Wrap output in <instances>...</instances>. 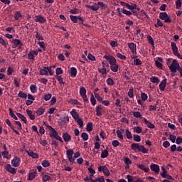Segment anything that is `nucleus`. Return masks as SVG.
<instances>
[{"instance_id": "f257e3e1", "label": "nucleus", "mask_w": 182, "mask_h": 182, "mask_svg": "<svg viewBox=\"0 0 182 182\" xmlns=\"http://www.w3.org/2000/svg\"><path fill=\"white\" fill-rule=\"evenodd\" d=\"M131 148L132 150H134V151H141L144 154L149 153V149L144 147L143 145H140V144L133 143L131 145Z\"/></svg>"}, {"instance_id": "f03ea898", "label": "nucleus", "mask_w": 182, "mask_h": 182, "mask_svg": "<svg viewBox=\"0 0 182 182\" xmlns=\"http://www.w3.org/2000/svg\"><path fill=\"white\" fill-rule=\"evenodd\" d=\"M70 114L77 123L79 127H83V120L79 117V114L76 112V109H73L70 111Z\"/></svg>"}, {"instance_id": "7ed1b4c3", "label": "nucleus", "mask_w": 182, "mask_h": 182, "mask_svg": "<svg viewBox=\"0 0 182 182\" xmlns=\"http://www.w3.org/2000/svg\"><path fill=\"white\" fill-rule=\"evenodd\" d=\"M53 70H52V66L43 67L40 69V75L41 76H53Z\"/></svg>"}, {"instance_id": "20e7f679", "label": "nucleus", "mask_w": 182, "mask_h": 182, "mask_svg": "<svg viewBox=\"0 0 182 182\" xmlns=\"http://www.w3.org/2000/svg\"><path fill=\"white\" fill-rule=\"evenodd\" d=\"M169 70L171 73H177L180 68V63L177 60L174 59L172 60L171 64L168 66Z\"/></svg>"}, {"instance_id": "39448f33", "label": "nucleus", "mask_w": 182, "mask_h": 182, "mask_svg": "<svg viewBox=\"0 0 182 182\" xmlns=\"http://www.w3.org/2000/svg\"><path fill=\"white\" fill-rule=\"evenodd\" d=\"M11 44H12L11 46L12 49H16L17 48L18 50H21L23 46V43H22V41L16 38L13 39L11 41Z\"/></svg>"}, {"instance_id": "423d86ee", "label": "nucleus", "mask_w": 182, "mask_h": 182, "mask_svg": "<svg viewBox=\"0 0 182 182\" xmlns=\"http://www.w3.org/2000/svg\"><path fill=\"white\" fill-rule=\"evenodd\" d=\"M159 18L161 21H164L165 23H171V17L168 16L166 12L160 13Z\"/></svg>"}, {"instance_id": "0eeeda50", "label": "nucleus", "mask_w": 182, "mask_h": 182, "mask_svg": "<svg viewBox=\"0 0 182 182\" xmlns=\"http://www.w3.org/2000/svg\"><path fill=\"white\" fill-rule=\"evenodd\" d=\"M171 49L173 51V53L175 56H177V58H178V59H181L182 60V55L178 53V48L177 47V44H176V43L172 42L171 43Z\"/></svg>"}, {"instance_id": "6e6552de", "label": "nucleus", "mask_w": 182, "mask_h": 182, "mask_svg": "<svg viewBox=\"0 0 182 182\" xmlns=\"http://www.w3.org/2000/svg\"><path fill=\"white\" fill-rule=\"evenodd\" d=\"M50 136V137H54V139H56V140H58L60 143H63V139L60 136H59V134H58L55 129H52Z\"/></svg>"}, {"instance_id": "1a4fd4ad", "label": "nucleus", "mask_w": 182, "mask_h": 182, "mask_svg": "<svg viewBox=\"0 0 182 182\" xmlns=\"http://www.w3.org/2000/svg\"><path fill=\"white\" fill-rule=\"evenodd\" d=\"M70 21H72V22H73V23H77V21H82V25H83L84 26H87V25L83 23L84 20L82 17H80V16H76L70 15Z\"/></svg>"}, {"instance_id": "9d476101", "label": "nucleus", "mask_w": 182, "mask_h": 182, "mask_svg": "<svg viewBox=\"0 0 182 182\" xmlns=\"http://www.w3.org/2000/svg\"><path fill=\"white\" fill-rule=\"evenodd\" d=\"M86 88L85 87H81L80 88V95L81 97H82L83 102H89V99L87 98V95H86Z\"/></svg>"}, {"instance_id": "9b49d317", "label": "nucleus", "mask_w": 182, "mask_h": 182, "mask_svg": "<svg viewBox=\"0 0 182 182\" xmlns=\"http://www.w3.org/2000/svg\"><path fill=\"white\" fill-rule=\"evenodd\" d=\"M74 153L73 149H67L66 151V156L70 163H75V158H73Z\"/></svg>"}, {"instance_id": "f8f14e48", "label": "nucleus", "mask_w": 182, "mask_h": 182, "mask_svg": "<svg viewBox=\"0 0 182 182\" xmlns=\"http://www.w3.org/2000/svg\"><path fill=\"white\" fill-rule=\"evenodd\" d=\"M128 48L130 49L132 55H137V46L134 43H129Z\"/></svg>"}, {"instance_id": "ddd939ff", "label": "nucleus", "mask_w": 182, "mask_h": 182, "mask_svg": "<svg viewBox=\"0 0 182 182\" xmlns=\"http://www.w3.org/2000/svg\"><path fill=\"white\" fill-rule=\"evenodd\" d=\"M12 167H19L21 166V158L15 156L11 161Z\"/></svg>"}, {"instance_id": "4468645a", "label": "nucleus", "mask_w": 182, "mask_h": 182, "mask_svg": "<svg viewBox=\"0 0 182 182\" xmlns=\"http://www.w3.org/2000/svg\"><path fill=\"white\" fill-rule=\"evenodd\" d=\"M104 59H106V60L108 61L110 65L114 63H117V60L112 55H105Z\"/></svg>"}, {"instance_id": "2eb2a0df", "label": "nucleus", "mask_w": 182, "mask_h": 182, "mask_svg": "<svg viewBox=\"0 0 182 182\" xmlns=\"http://www.w3.org/2000/svg\"><path fill=\"white\" fill-rule=\"evenodd\" d=\"M150 169L151 171H154L155 174H159V173H160V166L158 164H153V163L151 164Z\"/></svg>"}, {"instance_id": "dca6fc26", "label": "nucleus", "mask_w": 182, "mask_h": 182, "mask_svg": "<svg viewBox=\"0 0 182 182\" xmlns=\"http://www.w3.org/2000/svg\"><path fill=\"white\" fill-rule=\"evenodd\" d=\"M68 123H69V117L68 116L60 118L58 122V124H60V126H65Z\"/></svg>"}, {"instance_id": "f3484780", "label": "nucleus", "mask_w": 182, "mask_h": 182, "mask_svg": "<svg viewBox=\"0 0 182 182\" xmlns=\"http://www.w3.org/2000/svg\"><path fill=\"white\" fill-rule=\"evenodd\" d=\"M6 171H8V173H10V174H16V168L12 167V166H11V164H7L6 166Z\"/></svg>"}, {"instance_id": "a211bd4d", "label": "nucleus", "mask_w": 182, "mask_h": 182, "mask_svg": "<svg viewBox=\"0 0 182 182\" xmlns=\"http://www.w3.org/2000/svg\"><path fill=\"white\" fill-rule=\"evenodd\" d=\"M86 7L91 11H99V8H100V6H99V3H94L92 6L87 5Z\"/></svg>"}, {"instance_id": "6ab92c4d", "label": "nucleus", "mask_w": 182, "mask_h": 182, "mask_svg": "<svg viewBox=\"0 0 182 182\" xmlns=\"http://www.w3.org/2000/svg\"><path fill=\"white\" fill-rule=\"evenodd\" d=\"M63 139L65 143H68V141H70V140H72V136H70V134H69V133L64 132L63 133Z\"/></svg>"}, {"instance_id": "aec40b11", "label": "nucleus", "mask_w": 182, "mask_h": 182, "mask_svg": "<svg viewBox=\"0 0 182 182\" xmlns=\"http://www.w3.org/2000/svg\"><path fill=\"white\" fill-rule=\"evenodd\" d=\"M35 18V22H39L40 23H45L46 22V18L41 15L36 16Z\"/></svg>"}, {"instance_id": "412c9836", "label": "nucleus", "mask_w": 182, "mask_h": 182, "mask_svg": "<svg viewBox=\"0 0 182 182\" xmlns=\"http://www.w3.org/2000/svg\"><path fill=\"white\" fill-rule=\"evenodd\" d=\"M116 133L118 139H119V140H123V134H124V129L121 128L119 129H117Z\"/></svg>"}, {"instance_id": "4be33fe9", "label": "nucleus", "mask_w": 182, "mask_h": 182, "mask_svg": "<svg viewBox=\"0 0 182 182\" xmlns=\"http://www.w3.org/2000/svg\"><path fill=\"white\" fill-rule=\"evenodd\" d=\"M26 152L27 153L28 156L32 157V159H39V154H38V153H35L33 151L28 150H26Z\"/></svg>"}, {"instance_id": "5701e85b", "label": "nucleus", "mask_w": 182, "mask_h": 182, "mask_svg": "<svg viewBox=\"0 0 182 182\" xmlns=\"http://www.w3.org/2000/svg\"><path fill=\"white\" fill-rule=\"evenodd\" d=\"M166 85H167V79L165 78L159 84V89L161 92H164V89H166Z\"/></svg>"}, {"instance_id": "b1692460", "label": "nucleus", "mask_w": 182, "mask_h": 182, "mask_svg": "<svg viewBox=\"0 0 182 182\" xmlns=\"http://www.w3.org/2000/svg\"><path fill=\"white\" fill-rule=\"evenodd\" d=\"M70 75L72 76V77H76V75H77V70L75 67H72L70 68Z\"/></svg>"}, {"instance_id": "393cba45", "label": "nucleus", "mask_w": 182, "mask_h": 182, "mask_svg": "<svg viewBox=\"0 0 182 182\" xmlns=\"http://www.w3.org/2000/svg\"><path fill=\"white\" fill-rule=\"evenodd\" d=\"M102 110H103V107L102 105H97L95 108V112L97 116H102Z\"/></svg>"}, {"instance_id": "a878e982", "label": "nucleus", "mask_w": 182, "mask_h": 182, "mask_svg": "<svg viewBox=\"0 0 182 182\" xmlns=\"http://www.w3.org/2000/svg\"><path fill=\"white\" fill-rule=\"evenodd\" d=\"M110 69L112 72H119V65L117 63H114L110 65Z\"/></svg>"}, {"instance_id": "bb28decb", "label": "nucleus", "mask_w": 182, "mask_h": 182, "mask_svg": "<svg viewBox=\"0 0 182 182\" xmlns=\"http://www.w3.org/2000/svg\"><path fill=\"white\" fill-rule=\"evenodd\" d=\"M144 122L145 124H146V126L149 129H154L156 127V126H154L153 124V123L149 122V120H147V119H144Z\"/></svg>"}, {"instance_id": "cd10ccee", "label": "nucleus", "mask_w": 182, "mask_h": 182, "mask_svg": "<svg viewBox=\"0 0 182 182\" xmlns=\"http://www.w3.org/2000/svg\"><path fill=\"white\" fill-rule=\"evenodd\" d=\"M26 113L30 119V120H35V114L32 112L31 110L27 109Z\"/></svg>"}, {"instance_id": "c85d7f7f", "label": "nucleus", "mask_w": 182, "mask_h": 182, "mask_svg": "<svg viewBox=\"0 0 182 182\" xmlns=\"http://www.w3.org/2000/svg\"><path fill=\"white\" fill-rule=\"evenodd\" d=\"M108 156L109 151L107 149L102 150L101 153V159H106Z\"/></svg>"}, {"instance_id": "c756f323", "label": "nucleus", "mask_w": 182, "mask_h": 182, "mask_svg": "<svg viewBox=\"0 0 182 182\" xmlns=\"http://www.w3.org/2000/svg\"><path fill=\"white\" fill-rule=\"evenodd\" d=\"M161 170H162V173H161V177H163V178H166V177L168 176V174H167V170H166V168L164 166H161Z\"/></svg>"}, {"instance_id": "7c9ffc66", "label": "nucleus", "mask_w": 182, "mask_h": 182, "mask_svg": "<svg viewBox=\"0 0 182 182\" xmlns=\"http://www.w3.org/2000/svg\"><path fill=\"white\" fill-rule=\"evenodd\" d=\"M17 117L18 118H20L22 122H23V123H25V124H26V123H28V121L26 120V117H25V116L21 113H16Z\"/></svg>"}, {"instance_id": "2f4dec72", "label": "nucleus", "mask_w": 182, "mask_h": 182, "mask_svg": "<svg viewBox=\"0 0 182 182\" xmlns=\"http://www.w3.org/2000/svg\"><path fill=\"white\" fill-rule=\"evenodd\" d=\"M37 116H42V114H43V113H45V108L43 107H40L37 109V111L36 112Z\"/></svg>"}, {"instance_id": "473e14b6", "label": "nucleus", "mask_w": 182, "mask_h": 182, "mask_svg": "<svg viewBox=\"0 0 182 182\" xmlns=\"http://www.w3.org/2000/svg\"><path fill=\"white\" fill-rule=\"evenodd\" d=\"M137 167L139 168H140L141 170H143V171H144V173H149V168L146 167L143 164H138Z\"/></svg>"}, {"instance_id": "72a5a7b5", "label": "nucleus", "mask_w": 182, "mask_h": 182, "mask_svg": "<svg viewBox=\"0 0 182 182\" xmlns=\"http://www.w3.org/2000/svg\"><path fill=\"white\" fill-rule=\"evenodd\" d=\"M125 134H126L127 139H129V140H130V139H133V135L132 134V132L129 129H127L125 130Z\"/></svg>"}, {"instance_id": "f704fd0d", "label": "nucleus", "mask_w": 182, "mask_h": 182, "mask_svg": "<svg viewBox=\"0 0 182 182\" xmlns=\"http://www.w3.org/2000/svg\"><path fill=\"white\" fill-rule=\"evenodd\" d=\"M132 114L134 117H136V119H141V113L139 111H135L132 112Z\"/></svg>"}, {"instance_id": "c9c22d12", "label": "nucleus", "mask_w": 182, "mask_h": 182, "mask_svg": "<svg viewBox=\"0 0 182 182\" xmlns=\"http://www.w3.org/2000/svg\"><path fill=\"white\" fill-rule=\"evenodd\" d=\"M150 82H151V83H160V80L159 77L153 76L150 78Z\"/></svg>"}, {"instance_id": "e433bc0d", "label": "nucleus", "mask_w": 182, "mask_h": 182, "mask_svg": "<svg viewBox=\"0 0 182 182\" xmlns=\"http://www.w3.org/2000/svg\"><path fill=\"white\" fill-rule=\"evenodd\" d=\"M127 8L129 9V11H134V9H137V5L136 4H132V5H127Z\"/></svg>"}, {"instance_id": "4c0bfd02", "label": "nucleus", "mask_w": 182, "mask_h": 182, "mask_svg": "<svg viewBox=\"0 0 182 182\" xmlns=\"http://www.w3.org/2000/svg\"><path fill=\"white\" fill-rule=\"evenodd\" d=\"M30 90L31 93H36L38 92V87L36 85L32 84L30 85Z\"/></svg>"}, {"instance_id": "58836bf2", "label": "nucleus", "mask_w": 182, "mask_h": 182, "mask_svg": "<svg viewBox=\"0 0 182 182\" xmlns=\"http://www.w3.org/2000/svg\"><path fill=\"white\" fill-rule=\"evenodd\" d=\"M9 115L11 116V117H12V119H14V120H18V117L15 115V114L14 113V110H12L11 108H9Z\"/></svg>"}, {"instance_id": "ea45409f", "label": "nucleus", "mask_w": 182, "mask_h": 182, "mask_svg": "<svg viewBox=\"0 0 182 182\" xmlns=\"http://www.w3.org/2000/svg\"><path fill=\"white\" fill-rule=\"evenodd\" d=\"M68 103H70L71 105H80V102L77 100H75V99H69L68 100Z\"/></svg>"}, {"instance_id": "a19ab883", "label": "nucleus", "mask_w": 182, "mask_h": 182, "mask_svg": "<svg viewBox=\"0 0 182 182\" xmlns=\"http://www.w3.org/2000/svg\"><path fill=\"white\" fill-rule=\"evenodd\" d=\"M20 18H22V13L20 11H16L14 19L18 21Z\"/></svg>"}, {"instance_id": "79ce46f5", "label": "nucleus", "mask_w": 182, "mask_h": 182, "mask_svg": "<svg viewBox=\"0 0 182 182\" xmlns=\"http://www.w3.org/2000/svg\"><path fill=\"white\" fill-rule=\"evenodd\" d=\"M55 77L60 85H65V82H63V77L62 75H56Z\"/></svg>"}, {"instance_id": "37998d69", "label": "nucleus", "mask_w": 182, "mask_h": 182, "mask_svg": "<svg viewBox=\"0 0 182 182\" xmlns=\"http://www.w3.org/2000/svg\"><path fill=\"white\" fill-rule=\"evenodd\" d=\"M86 130L87 132H92V130H93V124L92 122L87 124Z\"/></svg>"}, {"instance_id": "c03bdc74", "label": "nucleus", "mask_w": 182, "mask_h": 182, "mask_svg": "<svg viewBox=\"0 0 182 182\" xmlns=\"http://www.w3.org/2000/svg\"><path fill=\"white\" fill-rule=\"evenodd\" d=\"M90 102L93 106H96L97 101L96 98H95V95H93V93H91Z\"/></svg>"}, {"instance_id": "a18cd8bd", "label": "nucleus", "mask_w": 182, "mask_h": 182, "mask_svg": "<svg viewBox=\"0 0 182 182\" xmlns=\"http://www.w3.org/2000/svg\"><path fill=\"white\" fill-rule=\"evenodd\" d=\"M41 165L43 166V167H45V168H46L50 166V163H49V161L48 160H43L41 163Z\"/></svg>"}, {"instance_id": "49530a36", "label": "nucleus", "mask_w": 182, "mask_h": 182, "mask_svg": "<svg viewBox=\"0 0 182 182\" xmlns=\"http://www.w3.org/2000/svg\"><path fill=\"white\" fill-rule=\"evenodd\" d=\"M128 96L130 99H133V97H134V90H133V88L129 90Z\"/></svg>"}, {"instance_id": "de8ad7c7", "label": "nucleus", "mask_w": 182, "mask_h": 182, "mask_svg": "<svg viewBox=\"0 0 182 182\" xmlns=\"http://www.w3.org/2000/svg\"><path fill=\"white\" fill-rule=\"evenodd\" d=\"M81 137L84 140V141H87V140H89V134L86 132H82L81 134Z\"/></svg>"}, {"instance_id": "09e8293b", "label": "nucleus", "mask_w": 182, "mask_h": 182, "mask_svg": "<svg viewBox=\"0 0 182 182\" xmlns=\"http://www.w3.org/2000/svg\"><path fill=\"white\" fill-rule=\"evenodd\" d=\"M106 82L108 86H113L114 85V80L112 77L107 79Z\"/></svg>"}, {"instance_id": "8fccbe9b", "label": "nucleus", "mask_w": 182, "mask_h": 182, "mask_svg": "<svg viewBox=\"0 0 182 182\" xmlns=\"http://www.w3.org/2000/svg\"><path fill=\"white\" fill-rule=\"evenodd\" d=\"M98 6H100L102 9H107L108 7L107 4H105L103 1H98Z\"/></svg>"}, {"instance_id": "3c124183", "label": "nucleus", "mask_w": 182, "mask_h": 182, "mask_svg": "<svg viewBox=\"0 0 182 182\" xmlns=\"http://www.w3.org/2000/svg\"><path fill=\"white\" fill-rule=\"evenodd\" d=\"M18 97H21L22 99H26L28 97V95H26V93H25L22 91H20L18 93Z\"/></svg>"}, {"instance_id": "603ef678", "label": "nucleus", "mask_w": 182, "mask_h": 182, "mask_svg": "<svg viewBox=\"0 0 182 182\" xmlns=\"http://www.w3.org/2000/svg\"><path fill=\"white\" fill-rule=\"evenodd\" d=\"M102 173L105 176H110V171H109V168H107V167H106V166H104Z\"/></svg>"}, {"instance_id": "864d4df0", "label": "nucleus", "mask_w": 182, "mask_h": 182, "mask_svg": "<svg viewBox=\"0 0 182 182\" xmlns=\"http://www.w3.org/2000/svg\"><path fill=\"white\" fill-rule=\"evenodd\" d=\"M134 133H137L138 134H140V133H141V132H143V129L140 127H134Z\"/></svg>"}, {"instance_id": "5fc2aeb1", "label": "nucleus", "mask_w": 182, "mask_h": 182, "mask_svg": "<svg viewBox=\"0 0 182 182\" xmlns=\"http://www.w3.org/2000/svg\"><path fill=\"white\" fill-rule=\"evenodd\" d=\"M35 177H36V171L34 172H31L28 174V180H33V178H35Z\"/></svg>"}, {"instance_id": "6e6d98bb", "label": "nucleus", "mask_w": 182, "mask_h": 182, "mask_svg": "<svg viewBox=\"0 0 182 182\" xmlns=\"http://www.w3.org/2000/svg\"><path fill=\"white\" fill-rule=\"evenodd\" d=\"M80 12V10L79 9H73L70 10V14H73V15H77Z\"/></svg>"}, {"instance_id": "4d7b16f0", "label": "nucleus", "mask_w": 182, "mask_h": 182, "mask_svg": "<svg viewBox=\"0 0 182 182\" xmlns=\"http://www.w3.org/2000/svg\"><path fill=\"white\" fill-rule=\"evenodd\" d=\"M117 58H119V59H121V60H126L127 58L125 55H123L122 53H117L116 54Z\"/></svg>"}, {"instance_id": "13d9d810", "label": "nucleus", "mask_w": 182, "mask_h": 182, "mask_svg": "<svg viewBox=\"0 0 182 182\" xmlns=\"http://www.w3.org/2000/svg\"><path fill=\"white\" fill-rule=\"evenodd\" d=\"M141 60H140V59L139 58H135L134 60V66H139L140 65H141Z\"/></svg>"}, {"instance_id": "bf43d9fd", "label": "nucleus", "mask_w": 182, "mask_h": 182, "mask_svg": "<svg viewBox=\"0 0 182 182\" xmlns=\"http://www.w3.org/2000/svg\"><path fill=\"white\" fill-rule=\"evenodd\" d=\"M1 154L4 157V159H9V152L6 149H5L4 151H2Z\"/></svg>"}, {"instance_id": "052dcab7", "label": "nucleus", "mask_w": 182, "mask_h": 182, "mask_svg": "<svg viewBox=\"0 0 182 182\" xmlns=\"http://www.w3.org/2000/svg\"><path fill=\"white\" fill-rule=\"evenodd\" d=\"M122 160L125 164H132V160L129 157H123Z\"/></svg>"}, {"instance_id": "680f3d73", "label": "nucleus", "mask_w": 182, "mask_h": 182, "mask_svg": "<svg viewBox=\"0 0 182 182\" xmlns=\"http://www.w3.org/2000/svg\"><path fill=\"white\" fill-rule=\"evenodd\" d=\"M94 96L97 99V102H102L103 100V97L98 93H95Z\"/></svg>"}, {"instance_id": "e2e57ef3", "label": "nucleus", "mask_w": 182, "mask_h": 182, "mask_svg": "<svg viewBox=\"0 0 182 182\" xmlns=\"http://www.w3.org/2000/svg\"><path fill=\"white\" fill-rule=\"evenodd\" d=\"M55 73L57 76H59V75H62L63 73V70H62V68H57L55 69Z\"/></svg>"}, {"instance_id": "0e129e2a", "label": "nucleus", "mask_w": 182, "mask_h": 182, "mask_svg": "<svg viewBox=\"0 0 182 182\" xmlns=\"http://www.w3.org/2000/svg\"><path fill=\"white\" fill-rule=\"evenodd\" d=\"M147 39H148V42H149V43L152 46H154V39H153V37H151V36H148Z\"/></svg>"}, {"instance_id": "69168bd1", "label": "nucleus", "mask_w": 182, "mask_h": 182, "mask_svg": "<svg viewBox=\"0 0 182 182\" xmlns=\"http://www.w3.org/2000/svg\"><path fill=\"white\" fill-rule=\"evenodd\" d=\"M42 178H43V181H44V182L49 181V180H50V176L43 175Z\"/></svg>"}, {"instance_id": "338daca9", "label": "nucleus", "mask_w": 182, "mask_h": 182, "mask_svg": "<svg viewBox=\"0 0 182 182\" xmlns=\"http://www.w3.org/2000/svg\"><path fill=\"white\" fill-rule=\"evenodd\" d=\"M181 0H177L176 1V9H180L181 8Z\"/></svg>"}, {"instance_id": "774afa93", "label": "nucleus", "mask_w": 182, "mask_h": 182, "mask_svg": "<svg viewBox=\"0 0 182 182\" xmlns=\"http://www.w3.org/2000/svg\"><path fill=\"white\" fill-rule=\"evenodd\" d=\"M155 65L159 69H163V64L160 61H155Z\"/></svg>"}]
</instances>
